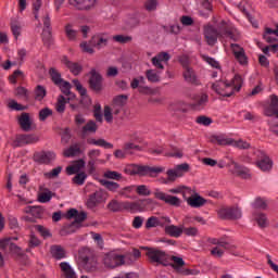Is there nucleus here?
<instances>
[{
    "instance_id": "obj_1",
    "label": "nucleus",
    "mask_w": 278,
    "mask_h": 278,
    "mask_svg": "<svg viewBox=\"0 0 278 278\" xmlns=\"http://www.w3.org/2000/svg\"><path fill=\"white\" fill-rule=\"evenodd\" d=\"M204 37L207 45L213 47V45H216L218 41V38L219 40H232L233 42H238V40H240V33L231 26H224L220 30H217L214 26H206L204 27Z\"/></svg>"
},
{
    "instance_id": "obj_2",
    "label": "nucleus",
    "mask_w": 278,
    "mask_h": 278,
    "mask_svg": "<svg viewBox=\"0 0 278 278\" xmlns=\"http://www.w3.org/2000/svg\"><path fill=\"white\" fill-rule=\"evenodd\" d=\"M240 88H242V76L240 75H235L231 83L219 80L212 85V90L219 97H231L235 90L239 92Z\"/></svg>"
},
{
    "instance_id": "obj_3",
    "label": "nucleus",
    "mask_w": 278,
    "mask_h": 278,
    "mask_svg": "<svg viewBox=\"0 0 278 278\" xmlns=\"http://www.w3.org/2000/svg\"><path fill=\"white\" fill-rule=\"evenodd\" d=\"M147 252L146 255L150 260L151 264H157L161 266H168L170 264V255L164 250L155 248H143Z\"/></svg>"
},
{
    "instance_id": "obj_4",
    "label": "nucleus",
    "mask_w": 278,
    "mask_h": 278,
    "mask_svg": "<svg viewBox=\"0 0 278 278\" xmlns=\"http://www.w3.org/2000/svg\"><path fill=\"white\" fill-rule=\"evenodd\" d=\"M211 141L214 144H219L222 147H225L226 144H229L230 147H237V149H249L251 144L244 140H233L229 138H225V136H213L211 138Z\"/></svg>"
},
{
    "instance_id": "obj_5",
    "label": "nucleus",
    "mask_w": 278,
    "mask_h": 278,
    "mask_svg": "<svg viewBox=\"0 0 278 278\" xmlns=\"http://www.w3.org/2000/svg\"><path fill=\"white\" fill-rule=\"evenodd\" d=\"M88 163L87 168L89 175H93V173L97 170V164H104V161L99 159L101 157V150L99 149H90L87 152Z\"/></svg>"
},
{
    "instance_id": "obj_6",
    "label": "nucleus",
    "mask_w": 278,
    "mask_h": 278,
    "mask_svg": "<svg viewBox=\"0 0 278 278\" xmlns=\"http://www.w3.org/2000/svg\"><path fill=\"white\" fill-rule=\"evenodd\" d=\"M103 264L106 268H117L125 264V256L117 254L116 252H110L104 255Z\"/></svg>"
},
{
    "instance_id": "obj_7",
    "label": "nucleus",
    "mask_w": 278,
    "mask_h": 278,
    "mask_svg": "<svg viewBox=\"0 0 278 278\" xmlns=\"http://www.w3.org/2000/svg\"><path fill=\"white\" fill-rule=\"evenodd\" d=\"M131 173L134 175H160V173H164V167H151L147 165H132L131 166Z\"/></svg>"
},
{
    "instance_id": "obj_8",
    "label": "nucleus",
    "mask_w": 278,
    "mask_h": 278,
    "mask_svg": "<svg viewBox=\"0 0 278 278\" xmlns=\"http://www.w3.org/2000/svg\"><path fill=\"white\" fill-rule=\"evenodd\" d=\"M218 216L224 220H236L242 218V211L238 206L223 207L218 211Z\"/></svg>"
},
{
    "instance_id": "obj_9",
    "label": "nucleus",
    "mask_w": 278,
    "mask_h": 278,
    "mask_svg": "<svg viewBox=\"0 0 278 278\" xmlns=\"http://www.w3.org/2000/svg\"><path fill=\"white\" fill-rule=\"evenodd\" d=\"M79 261L86 268H94L97 266V258L92 251L88 248H84L79 251Z\"/></svg>"
},
{
    "instance_id": "obj_10",
    "label": "nucleus",
    "mask_w": 278,
    "mask_h": 278,
    "mask_svg": "<svg viewBox=\"0 0 278 278\" xmlns=\"http://www.w3.org/2000/svg\"><path fill=\"white\" fill-rule=\"evenodd\" d=\"M155 199H159V201H163L167 205H172L173 207H179L181 205V199L175 195H170L168 193H165L164 191H160V189H156L154 191Z\"/></svg>"
},
{
    "instance_id": "obj_11",
    "label": "nucleus",
    "mask_w": 278,
    "mask_h": 278,
    "mask_svg": "<svg viewBox=\"0 0 278 278\" xmlns=\"http://www.w3.org/2000/svg\"><path fill=\"white\" fill-rule=\"evenodd\" d=\"M180 64L184 68L182 76L185 81H187V84H197V73L191 68L188 59H181Z\"/></svg>"
},
{
    "instance_id": "obj_12",
    "label": "nucleus",
    "mask_w": 278,
    "mask_h": 278,
    "mask_svg": "<svg viewBox=\"0 0 278 278\" xmlns=\"http://www.w3.org/2000/svg\"><path fill=\"white\" fill-rule=\"evenodd\" d=\"M134 151H140V146L135 144L132 142H127L124 144L123 150H116L114 152V156L117 160H125L127 155H132Z\"/></svg>"
},
{
    "instance_id": "obj_13",
    "label": "nucleus",
    "mask_w": 278,
    "mask_h": 278,
    "mask_svg": "<svg viewBox=\"0 0 278 278\" xmlns=\"http://www.w3.org/2000/svg\"><path fill=\"white\" fill-rule=\"evenodd\" d=\"M104 199H105V192H103V190H98L88 195L86 205H87L88 210H94V207H97V205H100V203H103Z\"/></svg>"
},
{
    "instance_id": "obj_14",
    "label": "nucleus",
    "mask_w": 278,
    "mask_h": 278,
    "mask_svg": "<svg viewBox=\"0 0 278 278\" xmlns=\"http://www.w3.org/2000/svg\"><path fill=\"white\" fill-rule=\"evenodd\" d=\"M256 166L263 172L270 170L273 168V161H270V157L266 155L264 151H257L256 152Z\"/></svg>"
},
{
    "instance_id": "obj_15",
    "label": "nucleus",
    "mask_w": 278,
    "mask_h": 278,
    "mask_svg": "<svg viewBox=\"0 0 278 278\" xmlns=\"http://www.w3.org/2000/svg\"><path fill=\"white\" fill-rule=\"evenodd\" d=\"M33 160L37 164H51L55 160V154L51 151L35 152Z\"/></svg>"
},
{
    "instance_id": "obj_16",
    "label": "nucleus",
    "mask_w": 278,
    "mask_h": 278,
    "mask_svg": "<svg viewBox=\"0 0 278 278\" xmlns=\"http://www.w3.org/2000/svg\"><path fill=\"white\" fill-rule=\"evenodd\" d=\"M153 203V200L151 199H143V200H138L136 202H129L128 201V212L131 214H136L138 212H144L147 208V205H151Z\"/></svg>"
},
{
    "instance_id": "obj_17",
    "label": "nucleus",
    "mask_w": 278,
    "mask_h": 278,
    "mask_svg": "<svg viewBox=\"0 0 278 278\" xmlns=\"http://www.w3.org/2000/svg\"><path fill=\"white\" fill-rule=\"evenodd\" d=\"M12 240H18V237H7L0 240V249L10 253H20L21 248L12 242Z\"/></svg>"
},
{
    "instance_id": "obj_18",
    "label": "nucleus",
    "mask_w": 278,
    "mask_h": 278,
    "mask_svg": "<svg viewBox=\"0 0 278 278\" xmlns=\"http://www.w3.org/2000/svg\"><path fill=\"white\" fill-rule=\"evenodd\" d=\"M188 168H190V166L184 163V164L177 165L174 169L167 170L168 181H175L177 177H181L184 173H188Z\"/></svg>"
},
{
    "instance_id": "obj_19",
    "label": "nucleus",
    "mask_w": 278,
    "mask_h": 278,
    "mask_svg": "<svg viewBox=\"0 0 278 278\" xmlns=\"http://www.w3.org/2000/svg\"><path fill=\"white\" fill-rule=\"evenodd\" d=\"M66 218H75V220L72 223V227H77V225H79L80 223H84V220L88 218V215L86 214V212L79 213L78 210L71 208L66 213Z\"/></svg>"
},
{
    "instance_id": "obj_20",
    "label": "nucleus",
    "mask_w": 278,
    "mask_h": 278,
    "mask_svg": "<svg viewBox=\"0 0 278 278\" xmlns=\"http://www.w3.org/2000/svg\"><path fill=\"white\" fill-rule=\"evenodd\" d=\"M73 85L81 97L80 105H83L84 108H88V105H90V98L87 94L88 91L86 90V88H84V86H81V83H79V80L77 79L73 80Z\"/></svg>"
},
{
    "instance_id": "obj_21",
    "label": "nucleus",
    "mask_w": 278,
    "mask_h": 278,
    "mask_svg": "<svg viewBox=\"0 0 278 278\" xmlns=\"http://www.w3.org/2000/svg\"><path fill=\"white\" fill-rule=\"evenodd\" d=\"M61 62L64 64V66H66V68H68L72 75H79V73L84 71V67H81L79 63L68 60L67 56H63Z\"/></svg>"
},
{
    "instance_id": "obj_22",
    "label": "nucleus",
    "mask_w": 278,
    "mask_h": 278,
    "mask_svg": "<svg viewBox=\"0 0 278 278\" xmlns=\"http://www.w3.org/2000/svg\"><path fill=\"white\" fill-rule=\"evenodd\" d=\"M70 4L77 10H92L97 5V0H70Z\"/></svg>"
},
{
    "instance_id": "obj_23",
    "label": "nucleus",
    "mask_w": 278,
    "mask_h": 278,
    "mask_svg": "<svg viewBox=\"0 0 278 278\" xmlns=\"http://www.w3.org/2000/svg\"><path fill=\"white\" fill-rule=\"evenodd\" d=\"M232 53L236 58V60L239 62V64H247V54H244V48L240 47V45L237 43H230Z\"/></svg>"
},
{
    "instance_id": "obj_24",
    "label": "nucleus",
    "mask_w": 278,
    "mask_h": 278,
    "mask_svg": "<svg viewBox=\"0 0 278 278\" xmlns=\"http://www.w3.org/2000/svg\"><path fill=\"white\" fill-rule=\"evenodd\" d=\"M231 165L233 166L232 168L233 175L241 177V179H249V177H251V172L249 170V168L241 166L233 160H231Z\"/></svg>"
},
{
    "instance_id": "obj_25",
    "label": "nucleus",
    "mask_w": 278,
    "mask_h": 278,
    "mask_svg": "<svg viewBox=\"0 0 278 278\" xmlns=\"http://www.w3.org/2000/svg\"><path fill=\"white\" fill-rule=\"evenodd\" d=\"M101 74L97 73V71H91V77L89 79V86L91 90H94L96 92H101V81H102Z\"/></svg>"
},
{
    "instance_id": "obj_26",
    "label": "nucleus",
    "mask_w": 278,
    "mask_h": 278,
    "mask_svg": "<svg viewBox=\"0 0 278 278\" xmlns=\"http://www.w3.org/2000/svg\"><path fill=\"white\" fill-rule=\"evenodd\" d=\"M108 36L103 34L94 35L90 42L94 49L101 50L104 49V47H108Z\"/></svg>"
},
{
    "instance_id": "obj_27",
    "label": "nucleus",
    "mask_w": 278,
    "mask_h": 278,
    "mask_svg": "<svg viewBox=\"0 0 278 278\" xmlns=\"http://www.w3.org/2000/svg\"><path fill=\"white\" fill-rule=\"evenodd\" d=\"M108 210L110 212H123L124 210L129 212L128 201L118 202V200H111L108 204Z\"/></svg>"
},
{
    "instance_id": "obj_28",
    "label": "nucleus",
    "mask_w": 278,
    "mask_h": 278,
    "mask_svg": "<svg viewBox=\"0 0 278 278\" xmlns=\"http://www.w3.org/2000/svg\"><path fill=\"white\" fill-rule=\"evenodd\" d=\"M170 60V54L167 52H160L154 58H152V64L155 66V68H159L160 71H164V65L162 62H168Z\"/></svg>"
},
{
    "instance_id": "obj_29",
    "label": "nucleus",
    "mask_w": 278,
    "mask_h": 278,
    "mask_svg": "<svg viewBox=\"0 0 278 278\" xmlns=\"http://www.w3.org/2000/svg\"><path fill=\"white\" fill-rule=\"evenodd\" d=\"M128 97L125 94H119L113 99L112 108L113 114H119L121 108L127 103Z\"/></svg>"
},
{
    "instance_id": "obj_30",
    "label": "nucleus",
    "mask_w": 278,
    "mask_h": 278,
    "mask_svg": "<svg viewBox=\"0 0 278 278\" xmlns=\"http://www.w3.org/2000/svg\"><path fill=\"white\" fill-rule=\"evenodd\" d=\"M86 166V161L84 159H79L73 163V165H70L66 167L67 175H75L81 170Z\"/></svg>"
},
{
    "instance_id": "obj_31",
    "label": "nucleus",
    "mask_w": 278,
    "mask_h": 278,
    "mask_svg": "<svg viewBox=\"0 0 278 278\" xmlns=\"http://www.w3.org/2000/svg\"><path fill=\"white\" fill-rule=\"evenodd\" d=\"M252 216L261 229H266V227H268V217L265 213L254 212Z\"/></svg>"
},
{
    "instance_id": "obj_32",
    "label": "nucleus",
    "mask_w": 278,
    "mask_h": 278,
    "mask_svg": "<svg viewBox=\"0 0 278 278\" xmlns=\"http://www.w3.org/2000/svg\"><path fill=\"white\" fill-rule=\"evenodd\" d=\"M165 233H167L168 236H172L173 238H179L181 236V233H184V225L165 226Z\"/></svg>"
},
{
    "instance_id": "obj_33",
    "label": "nucleus",
    "mask_w": 278,
    "mask_h": 278,
    "mask_svg": "<svg viewBox=\"0 0 278 278\" xmlns=\"http://www.w3.org/2000/svg\"><path fill=\"white\" fill-rule=\"evenodd\" d=\"M61 270L63 273L62 278H77L75 269L66 262L60 264Z\"/></svg>"
},
{
    "instance_id": "obj_34",
    "label": "nucleus",
    "mask_w": 278,
    "mask_h": 278,
    "mask_svg": "<svg viewBox=\"0 0 278 278\" xmlns=\"http://www.w3.org/2000/svg\"><path fill=\"white\" fill-rule=\"evenodd\" d=\"M18 124L24 131H29L31 129V118L28 113H22L18 118Z\"/></svg>"
},
{
    "instance_id": "obj_35",
    "label": "nucleus",
    "mask_w": 278,
    "mask_h": 278,
    "mask_svg": "<svg viewBox=\"0 0 278 278\" xmlns=\"http://www.w3.org/2000/svg\"><path fill=\"white\" fill-rule=\"evenodd\" d=\"M16 140L20 144H36L38 137L34 135H20Z\"/></svg>"
},
{
    "instance_id": "obj_36",
    "label": "nucleus",
    "mask_w": 278,
    "mask_h": 278,
    "mask_svg": "<svg viewBox=\"0 0 278 278\" xmlns=\"http://www.w3.org/2000/svg\"><path fill=\"white\" fill-rule=\"evenodd\" d=\"M207 94L206 93H198L193 97V105L194 108H205L207 105Z\"/></svg>"
},
{
    "instance_id": "obj_37",
    "label": "nucleus",
    "mask_w": 278,
    "mask_h": 278,
    "mask_svg": "<svg viewBox=\"0 0 278 278\" xmlns=\"http://www.w3.org/2000/svg\"><path fill=\"white\" fill-rule=\"evenodd\" d=\"M263 38L266 42H275L278 38V26L276 29L266 28Z\"/></svg>"
},
{
    "instance_id": "obj_38",
    "label": "nucleus",
    "mask_w": 278,
    "mask_h": 278,
    "mask_svg": "<svg viewBox=\"0 0 278 278\" xmlns=\"http://www.w3.org/2000/svg\"><path fill=\"white\" fill-rule=\"evenodd\" d=\"M58 86L61 88V91L63 92V94L67 97L68 101H71V99H75V93L71 92V83L63 80Z\"/></svg>"
},
{
    "instance_id": "obj_39",
    "label": "nucleus",
    "mask_w": 278,
    "mask_h": 278,
    "mask_svg": "<svg viewBox=\"0 0 278 278\" xmlns=\"http://www.w3.org/2000/svg\"><path fill=\"white\" fill-rule=\"evenodd\" d=\"M267 116H277L278 118V97L271 96L269 110L267 111Z\"/></svg>"
},
{
    "instance_id": "obj_40",
    "label": "nucleus",
    "mask_w": 278,
    "mask_h": 278,
    "mask_svg": "<svg viewBox=\"0 0 278 278\" xmlns=\"http://www.w3.org/2000/svg\"><path fill=\"white\" fill-rule=\"evenodd\" d=\"M187 203L191 206V207H203V205H205V199H203L202 197L195 195V197H189L187 199Z\"/></svg>"
},
{
    "instance_id": "obj_41",
    "label": "nucleus",
    "mask_w": 278,
    "mask_h": 278,
    "mask_svg": "<svg viewBox=\"0 0 278 278\" xmlns=\"http://www.w3.org/2000/svg\"><path fill=\"white\" fill-rule=\"evenodd\" d=\"M51 253L55 257V260H64V257H66V251H64V248H62V245H52Z\"/></svg>"
},
{
    "instance_id": "obj_42",
    "label": "nucleus",
    "mask_w": 278,
    "mask_h": 278,
    "mask_svg": "<svg viewBox=\"0 0 278 278\" xmlns=\"http://www.w3.org/2000/svg\"><path fill=\"white\" fill-rule=\"evenodd\" d=\"M207 242L208 244H215L216 247H222L223 249H230L231 247V244H229V241L225 240V238H208Z\"/></svg>"
},
{
    "instance_id": "obj_43",
    "label": "nucleus",
    "mask_w": 278,
    "mask_h": 278,
    "mask_svg": "<svg viewBox=\"0 0 278 278\" xmlns=\"http://www.w3.org/2000/svg\"><path fill=\"white\" fill-rule=\"evenodd\" d=\"M101 186L106 188V190H110V192H118V189L121 188V185L118 182L110 181L102 179L100 180Z\"/></svg>"
},
{
    "instance_id": "obj_44",
    "label": "nucleus",
    "mask_w": 278,
    "mask_h": 278,
    "mask_svg": "<svg viewBox=\"0 0 278 278\" xmlns=\"http://www.w3.org/2000/svg\"><path fill=\"white\" fill-rule=\"evenodd\" d=\"M79 153H81V148L79 147V143H76L64 151V156L73 157L75 155H79Z\"/></svg>"
},
{
    "instance_id": "obj_45",
    "label": "nucleus",
    "mask_w": 278,
    "mask_h": 278,
    "mask_svg": "<svg viewBox=\"0 0 278 278\" xmlns=\"http://www.w3.org/2000/svg\"><path fill=\"white\" fill-rule=\"evenodd\" d=\"M86 179H88V174L85 172H77L72 181L76 186H84V184H86Z\"/></svg>"
},
{
    "instance_id": "obj_46",
    "label": "nucleus",
    "mask_w": 278,
    "mask_h": 278,
    "mask_svg": "<svg viewBox=\"0 0 278 278\" xmlns=\"http://www.w3.org/2000/svg\"><path fill=\"white\" fill-rule=\"evenodd\" d=\"M146 77L151 84H157V81H160V71L148 70L146 71Z\"/></svg>"
},
{
    "instance_id": "obj_47",
    "label": "nucleus",
    "mask_w": 278,
    "mask_h": 278,
    "mask_svg": "<svg viewBox=\"0 0 278 278\" xmlns=\"http://www.w3.org/2000/svg\"><path fill=\"white\" fill-rule=\"evenodd\" d=\"M50 77L53 81V84H55V86H60V84L62 81H64V79H62V74H60V72H58V70L51 67L49 71Z\"/></svg>"
},
{
    "instance_id": "obj_48",
    "label": "nucleus",
    "mask_w": 278,
    "mask_h": 278,
    "mask_svg": "<svg viewBox=\"0 0 278 278\" xmlns=\"http://www.w3.org/2000/svg\"><path fill=\"white\" fill-rule=\"evenodd\" d=\"M169 262H174V264H172V268L175 270H179V268H184V266H186L184 258L178 256H169Z\"/></svg>"
},
{
    "instance_id": "obj_49",
    "label": "nucleus",
    "mask_w": 278,
    "mask_h": 278,
    "mask_svg": "<svg viewBox=\"0 0 278 278\" xmlns=\"http://www.w3.org/2000/svg\"><path fill=\"white\" fill-rule=\"evenodd\" d=\"M254 210H266L268 207V202L264 198H256L252 203Z\"/></svg>"
},
{
    "instance_id": "obj_50",
    "label": "nucleus",
    "mask_w": 278,
    "mask_h": 278,
    "mask_svg": "<svg viewBox=\"0 0 278 278\" xmlns=\"http://www.w3.org/2000/svg\"><path fill=\"white\" fill-rule=\"evenodd\" d=\"M103 177H105V179H113L115 181H121L123 179V174L114 170H106L104 172Z\"/></svg>"
},
{
    "instance_id": "obj_51",
    "label": "nucleus",
    "mask_w": 278,
    "mask_h": 278,
    "mask_svg": "<svg viewBox=\"0 0 278 278\" xmlns=\"http://www.w3.org/2000/svg\"><path fill=\"white\" fill-rule=\"evenodd\" d=\"M11 31L14 36V38H18V36H21V22L16 21V20H12L11 21Z\"/></svg>"
},
{
    "instance_id": "obj_52",
    "label": "nucleus",
    "mask_w": 278,
    "mask_h": 278,
    "mask_svg": "<svg viewBox=\"0 0 278 278\" xmlns=\"http://www.w3.org/2000/svg\"><path fill=\"white\" fill-rule=\"evenodd\" d=\"M51 199H53V192H51L50 190L39 193V197H38L39 203H49Z\"/></svg>"
},
{
    "instance_id": "obj_53",
    "label": "nucleus",
    "mask_w": 278,
    "mask_h": 278,
    "mask_svg": "<svg viewBox=\"0 0 278 278\" xmlns=\"http://www.w3.org/2000/svg\"><path fill=\"white\" fill-rule=\"evenodd\" d=\"M47 97V89L42 87L41 85L37 86L35 89V99L37 101H42Z\"/></svg>"
},
{
    "instance_id": "obj_54",
    "label": "nucleus",
    "mask_w": 278,
    "mask_h": 278,
    "mask_svg": "<svg viewBox=\"0 0 278 278\" xmlns=\"http://www.w3.org/2000/svg\"><path fill=\"white\" fill-rule=\"evenodd\" d=\"M165 155L167 157H176V159L180 160V157H184V152L181 151V149H179L177 147H172L170 152H165Z\"/></svg>"
},
{
    "instance_id": "obj_55",
    "label": "nucleus",
    "mask_w": 278,
    "mask_h": 278,
    "mask_svg": "<svg viewBox=\"0 0 278 278\" xmlns=\"http://www.w3.org/2000/svg\"><path fill=\"white\" fill-rule=\"evenodd\" d=\"M143 8L147 12H155L157 10V0H146Z\"/></svg>"
},
{
    "instance_id": "obj_56",
    "label": "nucleus",
    "mask_w": 278,
    "mask_h": 278,
    "mask_svg": "<svg viewBox=\"0 0 278 278\" xmlns=\"http://www.w3.org/2000/svg\"><path fill=\"white\" fill-rule=\"evenodd\" d=\"M134 190H136L135 186L124 187V188L118 190V194H119V197H124L125 199H129L130 194L134 192Z\"/></svg>"
},
{
    "instance_id": "obj_57",
    "label": "nucleus",
    "mask_w": 278,
    "mask_h": 278,
    "mask_svg": "<svg viewBox=\"0 0 278 278\" xmlns=\"http://www.w3.org/2000/svg\"><path fill=\"white\" fill-rule=\"evenodd\" d=\"M97 123H94V121H89L84 127H83V132L84 134H88V131L90 134H94L97 132Z\"/></svg>"
},
{
    "instance_id": "obj_58",
    "label": "nucleus",
    "mask_w": 278,
    "mask_h": 278,
    "mask_svg": "<svg viewBox=\"0 0 278 278\" xmlns=\"http://www.w3.org/2000/svg\"><path fill=\"white\" fill-rule=\"evenodd\" d=\"M65 34L68 40H77V30L73 29L71 24L65 26Z\"/></svg>"
},
{
    "instance_id": "obj_59",
    "label": "nucleus",
    "mask_w": 278,
    "mask_h": 278,
    "mask_svg": "<svg viewBox=\"0 0 278 278\" xmlns=\"http://www.w3.org/2000/svg\"><path fill=\"white\" fill-rule=\"evenodd\" d=\"M66 110V99L64 96H60L56 103V112L62 114Z\"/></svg>"
},
{
    "instance_id": "obj_60",
    "label": "nucleus",
    "mask_w": 278,
    "mask_h": 278,
    "mask_svg": "<svg viewBox=\"0 0 278 278\" xmlns=\"http://www.w3.org/2000/svg\"><path fill=\"white\" fill-rule=\"evenodd\" d=\"M60 173H62V166H58L53 168L51 172L45 173L43 175L47 179H55V177H58Z\"/></svg>"
},
{
    "instance_id": "obj_61",
    "label": "nucleus",
    "mask_w": 278,
    "mask_h": 278,
    "mask_svg": "<svg viewBox=\"0 0 278 278\" xmlns=\"http://www.w3.org/2000/svg\"><path fill=\"white\" fill-rule=\"evenodd\" d=\"M164 31H166V34H179V31H181V26H179V24H173L169 26H164Z\"/></svg>"
},
{
    "instance_id": "obj_62",
    "label": "nucleus",
    "mask_w": 278,
    "mask_h": 278,
    "mask_svg": "<svg viewBox=\"0 0 278 278\" xmlns=\"http://www.w3.org/2000/svg\"><path fill=\"white\" fill-rule=\"evenodd\" d=\"M53 115V111L49 108L41 109L39 111V121H46L49 116Z\"/></svg>"
},
{
    "instance_id": "obj_63",
    "label": "nucleus",
    "mask_w": 278,
    "mask_h": 278,
    "mask_svg": "<svg viewBox=\"0 0 278 278\" xmlns=\"http://www.w3.org/2000/svg\"><path fill=\"white\" fill-rule=\"evenodd\" d=\"M42 41L46 45V47H51V43H52L51 29H43Z\"/></svg>"
},
{
    "instance_id": "obj_64",
    "label": "nucleus",
    "mask_w": 278,
    "mask_h": 278,
    "mask_svg": "<svg viewBox=\"0 0 278 278\" xmlns=\"http://www.w3.org/2000/svg\"><path fill=\"white\" fill-rule=\"evenodd\" d=\"M8 105L10 108V110H14L15 112H23V110H25V106H23L15 100H9Z\"/></svg>"
}]
</instances>
